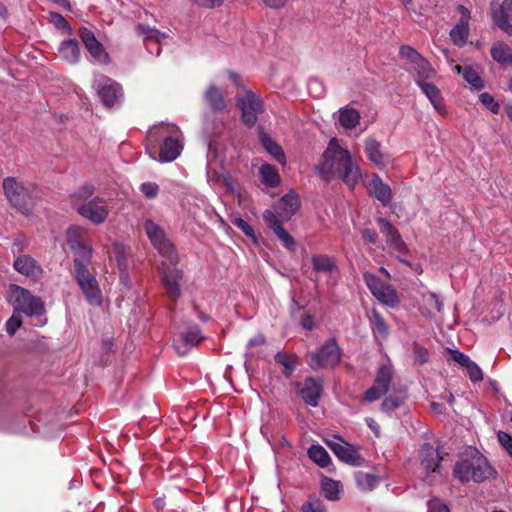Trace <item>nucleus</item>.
Instances as JSON below:
<instances>
[{
    "mask_svg": "<svg viewBox=\"0 0 512 512\" xmlns=\"http://www.w3.org/2000/svg\"><path fill=\"white\" fill-rule=\"evenodd\" d=\"M316 169L325 181L329 182L339 178L350 188L354 187L361 178L358 164L353 160L351 153L343 148L336 138L329 141L323 153L322 162Z\"/></svg>",
    "mask_w": 512,
    "mask_h": 512,
    "instance_id": "f257e3e1",
    "label": "nucleus"
},
{
    "mask_svg": "<svg viewBox=\"0 0 512 512\" xmlns=\"http://www.w3.org/2000/svg\"><path fill=\"white\" fill-rule=\"evenodd\" d=\"M493 474V469L487 459L477 450H471L464 458L456 463L454 475L461 482H483Z\"/></svg>",
    "mask_w": 512,
    "mask_h": 512,
    "instance_id": "f03ea898",
    "label": "nucleus"
},
{
    "mask_svg": "<svg viewBox=\"0 0 512 512\" xmlns=\"http://www.w3.org/2000/svg\"><path fill=\"white\" fill-rule=\"evenodd\" d=\"M179 134L180 131L178 127L169 124H161L149 130V141L155 143L163 139V144L159 152L160 161L171 162L180 155L183 146L179 140Z\"/></svg>",
    "mask_w": 512,
    "mask_h": 512,
    "instance_id": "7ed1b4c3",
    "label": "nucleus"
},
{
    "mask_svg": "<svg viewBox=\"0 0 512 512\" xmlns=\"http://www.w3.org/2000/svg\"><path fill=\"white\" fill-rule=\"evenodd\" d=\"M3 190L10 204L19 212L29 215L38 195L32 186H25L14 177L3 180Z\"/></svg>",
    "mask_w": 512,
    "mask_h": 512,
    "instance_id": "20e7f679",
    "label": "nucleus"
},
{
    "mask_svg": "<svg viewBox=\"0 0 512 512\" xmlns=\"http://www.w3.org/2000/svg\"><path fill=\"white\" fill-rule=\"evenodd\" d=\"M7 300L14 307V312L17 313L22 312L30 317H41L45 312L44 303L39 297L15 284L10 285Z\"/></svg>",
    "mask_w": 512,
    "mask_h": 512,
    "instance_id": "39448f33",
    "label": "nucleus"
},
{
    "mask_svg": "<svg viewBox=\"0 0 512 512\" xmlns=\"http://www.w3.org/2000/svg\"><path fill=\"white\" fill-rule=\"evenodd\" d=\"M341 356L336 339L330 338L318 350L307 354V363L313 370L334 368L340 363Z\"/></svg>",
    "mask_w": 512,
    "mask_h": 512,
    "instance_id": "423d86ee",
    "label": "nucleus"
},
{
    "mask_svg": "<svg viewBox=\"0 0 512 512\" xmlns=\"http://www.w3.org/2000/svg\"><path fill=\"white\" fill-rule=\"evenodd\" d=\"M237 107L241 110L243 123L248 127H253L258 115L264 112L261 98L252 90L246 89L243 96L236 100Z\"/></svg>",
    "mask_w": 512,
    "mask_h": 512,
    "instance_id": "0eeeda50",
    "label": "nucleus"
},
{
    "mask_svg": "<svg viewBox=\"0 0 512 512\" xmlns=\"http://www.w3.org/2000/svg\"><path fill=\"white\" fill-rule=\"evenodd\" d=\"M81 234L82 230L78 227H71L67 232L68 244L74 252L75 270L87 268L92 256V248L81 241Z\"/></svg>",
    "mask_w": 512,
    "mask_h": 512,
    "instance_id": "6e6552de",
    "label": "nucleus"
},
{
    "mask_svg": "<svg viewBox=\"0 0 512 512\" xmlns=\"http://www.w3.org/2000/svg\"><path fill=\"white\" fill-rule=\"evenodd\" d=\"M143 228L152 245L159 251V253L171 259L173 246L166 238L164 230L149 218L144 220Z\"/></svg>",
    "mask_w": 512,
    "mask_h": 512,
    "instance_id": "1a4fd4ad",
    "label": "nucleus"
},
{
    "mask_svg": "<svg viewBox=\"0 0 512 512\" xmlns=\"http://www.w3.org/2000/svg\"><path fill=\"white\" fill-rule=\"evenodd\" d=\"M393 378L392 366L383 364L379 367L374 384L365 392L364 399L368 402L378 400L389 390Z\"/></svg>",
    "mask_w": 512,
    "mask_h": 512,
    "instance_id": "9d476101",
    "label": "nucleus"
},
{
    "mask_svg": "<svg viewBox=\"0 0 512 512\" xmlns=\"http://www.w3.org/2000/svg\"><path fill=\"white\" fill-rule=\"evenodd\" d=\"M75 276L88 302L92 305L101 304V291L95 276L87 268L76 269Z\"/></svg>",
    "mask_w": 512,
    "mask_h": 512,
    "instance_id": "9b49d317",
    "label": "nucleus"
},
{
    "mask_svg": "<svg viewBox=\"0 0 512 512\" xmlns=\"http://www.w3.org/2000/svg\"><path fill=\"white\" fill-rule=\"evenodd\" d=\"M77 212L82 217L88 219L94 224H101L105 222L109 215V209L107 205L99 197H95L89 200L87 203L78 205Z\"/></svg>",
    "mask_w": 512,
    "mask_h": 512,
    "instance_id": "f8f14e48",
    "label": "nucleus"
},
{
    "mask_svg": "<svg viewBox=\"0 0 512 512\" xmlns=\"http://www.w3.org/2000/svg\"><path fill=\"white\" fill-rule=\"evenodd\" d=\"M203 339L201 329L197 325H193L187 330L179 332L173 341V347L178 355L184 356Z\"/></svg>",
    "mask_w": 512,
    "mask_h": 512,
    "instance_id": "ddd939ff",
    "label": "nucleus"
},
{
    "mask_svg": "<svg viewBox=\"0 0 512 512\" xmlns=\"http://www.w3.org/2000/svg\"><path fill=\"white\" fill-rule=\"evenodd\" d=\"M97 93L107 108L113 107L122 97L121 86L106 76L97 79Z\"/></svg>",
    "mask_w": 512,
    "mask_h": 512,
    "instance_id": "4468645a",
    "label": "nucleus"
},
{
    "mask_svg": "<svg viewBox=\"0 0 512 512\" xmlns=\"http://www.w3.org/2000/svg\"><path fill=\"white\" fill-rule=\"evenodd\" d=\"M460 13V19L455 26L450 30L449 36L454 45L461 48L466 45L470 33V11L463 5L457 8Z\"/></svg>",
    "mask_w": 512,
    "mask_h": 512,
    "instance_id": "2eb2a0df",
    "label": "nucleus"
},
{
    "mask_svg": "<svg viewBox=\"0 0 512 512\" xmlns=\"http://www.w3.org/2000/svg\"><path fill=\"white\" fill-rule=\"evenodd\" d=\"M492 19L495 25L505 33L512 34V0H503L501 4H491Z\"/></svg>",
    "mask_w": 512,
    "mask_h": 512,
    "instance_id": "dca6fc26",
    "label": "nucleus"
},
{
    "mask_svg": "<svg viewBox=\"0 0 512 512\" xmlns=\"http://www.w3.org/2000/svg\"><path fill=\"white\" fill-rule=\"evenodd\" d=\"M79 37L81 38L90 55L99 63H107L109 56L103 45L96 39L94 33L86 27L79 29Z\"/></svg>",
    "mask_w": 512,
    "mask_h": 512,
    "instance_id": "f3484780",
    "label": "nucleus"
},
{
    "mask_svg": "<svg viewBox=\"0 0 512 512\" xmlns=\"http://www.w3.org/2000/svg\"><path fill=\"white\" fill-rule=\"evenodd\" d=\"M263 220L265 224L274 232L277 238L282 242L283 246L287 249L293 250L295 241L290 234L282 227V221L278 219L275 212L265 210L263 213Z\"/></svg>",
    "mask_w": 512,
    "mask_h": 512,
    "instance_id": "a211bd4d",
    "label": "nucleus"
},
{
    "mask_svg": "<svg viewBox=\"0 0 512 512\" xmlns=\"http://www.w3.org/2000/svg\"><path fill=\"white\" fill-rule=\"evenodd\" d=\"M297 390L306 404L315 407L318 405L322 385L313 377L306 378L302 383L297 384Z\"/></svg>",
    "mask_w": 512,
    "mask_h": 512,
    "instance_id": "6ab92c4d",
    "label": "nucleus"
},
{
    "mask_svg": "<svg viewBox=\"0 0 512 512\" xmlns=\"http://www.w3.org/2000/svg\"><path fill=\"white\" fill-rule=\"evenodd\" d=\"M327 445L342 462L353 466H360L363 463V458L350 444L327 441Z\"/></svg>",
    "mask_w": 512,
    "mask_h": 512,
    "instance_id": "aec40b11",
    "label": "nucleus"
},
{
    "mask_svg": "<svg viewBox=\"0 0 512 512\" xmlns=\"http://www.w3.org/2000/svg\"><path fill=\"white\" fill-rule=\"evenodd\" d=\"M299 208V198L294 193L284 195L273 207L280 221L289 220Z\"/></svg>",
    "mask_w": 512,
    "mask_h": 512,
    "instance_id": "412c9836",
    "label": "nucleus"
},
{
    "mask_svg": "<svg viewBox=\"0 0 512 512\" xmlns=\"http://www.w3.org/2000/svg\"><path fill=\"white\" fill-rule=\"evenodd\" d=\"M182 276V271L175 267H168L162 272V282L166 293L173 300H176L181 294L179 281L182 279Z\"/></svg>",
    "mask_w": 512,
    "mask_h": 512,
    "instance_id": "4be33fe9",
    "label": "nucleus"
},
{
    "mask_svg": "<svg viewBox=\"0 0 512 512\" xmlns=\"http://www.w3.org/2000/svg\"><path fill=\"white\" fill-rule=\"evenodd\" d=\"M365 153L368 159L378 168H385L389 164V156L381 150V143L374 138H367L364 143Z\"/></svg>",
    "mask_w": 512,
    "mask_h": 512,
    "instance_id": "5701e85b",
    "label": "nucleus"
},
{
    "mask_svg": "<svg viewBox=\"0 0 512 512\" xmlns=\"http://www.w3.org/2000/svg\"><path fill=\"white\" fill-rule=\"evenodd\" d=\"M14 268L19 273L33 279H39L43 274V270L36 260L27 255L18 257L14 261Z\"/></svg>",
    "mask_w": 512,
    "mask_h": 512,
    "instance_id": "b1692460",
    "label": "nucleus"
},
{
    "mask_svg": "<svg viewBox=\"0 0 512 512\" xmlns=\"http://www.w3.org/2000/svg\"><path fill=\"white\" fill-rule=\"evenodd\" d=\"M368 191L384 205L389 204L392 199L391 188L378 175H374L369 181Z\"/></svg>",
    "mask_w": 512,
    "mask_h": 512,
    "instance_id": "393cba45",
    "label": "nucleus"
},
{
    "mask_svg": "<svg viewBox=\"0 0 512 512\" xmlns=\"http://www.w3.org/2000/svg\"><path fill=\"white\" fill-rule=\"evenodd\" d=\"M421 466L427 472H435L439 467L441 457L437 449L430 443H425L420 451Z\"/></svg>",
    "mask_w": 512,
    "mask_h": 512,
    "instance_id": "a878e982",
    "label": "nucleus"
},
{
    "mask_svg": "<svg viewBox=\"0 0 512 512\" xmlns=\"http://www.w3.org/2000/svg\"><path fill=\"white\" fill-rule=\"evenodd\" d=\"M135 31L139 36L143 37V41L146 44L148 51L151 53V43L160 44L163 40L168 38L166 33L161 32L156 28H152L149 25L138 24L135 27Z\"/></svg>",
    "mask_w": 512,
    "mask_h": 512,
    "instance_id": "bb28decb",
    "label": "nucleus"
},
{
    "mask_svg": "<svg viewBox=\"0 0 512 512\" xmlns=\"http://www.w3.org/2000/svg\"><path fill=\"white\" fill-rule=\"evenodd\" d=\"M59 57L70 64H76L80 60L79 44L74 39L64 40L58 48Z\"/></svg>",
    "mask_w": 512,
    "mask_h": 512,
    "instance_id": "cd10ccee",
    "label": "nucleus"
},
{
    "mask_svg": "<svg viewBox=\"0 0 512 512\" xmlns=\"http://www.w3.org/2000/svg\"><path fill=\"white\" fill-rule=\"evenodd\" d=\"M204 99L214 112H223L226 110V102L222 91L214 84L207 88Z\"/></svg>",
    "mask_w": 512,
    "mask_h": 512,
    "instance_id": "c85d7f7f",
    "label": "nucleus"
},
{
    "mask_svg": "<svg viewBox=\"0 0 512 512\" xmlns=\"http://www.w3.org/2000/svg\"><path fill=\"white\" fill-rule=\"evenodd\" d=\"M418 86L429 99L434 109L442 115L446 114L443 104V97L441 95L440 90L434 84L428 81L420 83Z\"/></svg>",
    "mask_w": 512,
    "mask_h": 512,
    "instance_id": "c756f323",
    "label": "nucleus"
},
{
    "mask_svg": "<svg viewBox=\"0 0 512 512\" xmlns=\"http://www.w3.org/2000/svg\"><path fill=\"white\" fill-rule=\"evenodd\" d=\"M411 69L415 72V82L417 85L428 81L435 75V70L423 57L412 64Z\"/></svg>",
    "mask_w": 512,
    "mask_h": 512,
    "instance_id": "7c9ffc66",
    "label": "nucleus"
},
{
    "mask_svg": "<svg viewBox=\"0 0 512 512\" xmlns=\"http://www.w3.org/2000/svg\"><path fill=\"white\" fill-rule=\"evenodd\" d=\"M373 296L384 305L396 307L400 303V299L396 290L389 284L384 283L382 288L373 294Z\"/></svg>",
    "mask_w": 512,
    "mask_h": 512,
    "instance_id": "2f4dec72",
    "label": "nucleus"
},
{
    "mask_svg": "<svg viewBox=\"0 0 512 512\" xmlns=\"http://www.w3.org/2000/svg\"><path fill=\"white\" fill-rule=\"evenodd\" d=\"M338 113V121L343 128L352 130L359 124L360 113L356 109L344 107Z\"/></svg>",
    "mask_w": 512,
    "mask_h": 512,
    "instance_id": "473e14b6",
    "label": "nucleus"
},
{
    "mask_svg": "<svg viewBox=\"0 0 512 512\" xmlns=\"http://www.w3.org/2000/svg\"><path fill=\"white\" fill-rule=\"evenodd\" d=\"M370 323L372 332L376 339L384 340L388 337L389 327L384 318L382 317V315L375 309L372 310Z\"/></svg>",
    "mask_w": 512,
    "mask_h": 512,
    "instance_id": "72a5a7b5",
    "label": "nucleus"
},
{
    "mask_svg": "<svg viewBox=\"0 0 512 512\" xmlns=\"http://www.w3.org/2000/svg\"><path fill=\"white\" fill-rule=\"evenodd\" d=\"M274 360L277 364L281 365L284 369L282 373L286 377H290L298 364V357L294 354H285L277 352L274 356Z\"/></svg>",
    "mask_w": 512,
    "mask_h": 512,
    "instance_id": "f704fd0d",
    "label": "nucleus"
},
{
    "mask_svg": "<svg viewBox=\"0 0 512 512\" xmlns=\"http://www.w3.org/2000/svg\"><path fill=\"white\" fill-rule=\"evenodd\" d=\"M322 491L325 496L330 501H338L341 497V486L340 482L335 481L328 477H323L322 479Z\"/></svg>",
    "mask_w": 512,
    "mask_h": 512,
    "instance_id": "c9c22d12",
    "label": "nucleus"
},
{
    "mask_svg": "<svg viewBox=\"0 0 512 512\" xmlns=\"http://www.w3.org/2000/svg\"><path fill=\"white\" fill-rule=\"evenodd\" d=\"M491 57L501 64H507L512 60V49L504 42H496L491 48Z\"/></svg>",
    "mask_w": 512,
    "mask_h": 512,
    "instance_id": "e433bc0d",
    "label": "nucleus"
},
{
    "mask_svg": "<svg viewBox=\"0 0 512 512\" xmlns=\"http://www.w3.org/2000/svg\"><path fill=\"white\" fill-rule=\"evenodd\" d=\"M95 187L92 184H84L79 187L74 193L71 194L70 199L72 205L77 210V206L83 203H87L93 196Z\"/></svg>",
    "mask_w": 512,
    "mask_h": 512,
    "instance_id": "4c0bfd02",
    "label": "nucleus"
},
{
    "mask_svg": "<svg viewBox=\"0 0 512 512\" xmlns=\"http://www.w3.org/2000/svg\"><path fill=\"white\" fill-rule=\"evenodd\" d=\"M308 456L314 463L322 468L327 467L331 462L328 452L321 445H312L308 450Z\"/></svg>",
    "mask_w": 512,
    "mask_h": 512,
    "instance_id": "58836bf2",
    "label": "nucleus"
},
{
    "mask_svg": "<svg viewBox=\"0 0 512 512\" xmlns=\"http://www.w3.org/2000/svg\"><path fill=\"white\" fill-rule=\"evenodd\" d=\"M261 142L266 151L272 155L279 163H285V153L280 145H278L271 137L263 134Z\"/></svg>",
    "mask_w": 512,
    "mask_h": 512,
    "instance_id": "ea45409f",
    "label": "nucleus"
},
{
    "mask_svg": "<svg viewBox=\"0 0 512 512\" xmlns=\"http://www.w3.org/2000/svg\"><path fill=\"white\" fill-rule=\"evenodd\" d=\"M260 176L262 182L269 187H276L280 183L278 171L270 164H263L260 167Z\"/></svg>",
    "mask_w": 512,
    "mask_h": 512,
    "instance_id": "a19ab883",
    "label": "nucleus"
},
{
    "mask_svg": "<svg viewBox=\"0 0 512 512\" xmlns=\"http://www.w3.org/2000/svg\"><path fill=\"white\" fill-rule=\"evenodd\" d=\"M405 397L406 396L403 391L389 395L383 400L381 404L382 410L388 413L392 412L403 404Z\"/></svg>",
    "mask_w": 512,
    "mask_h": 512,
    "instance_id": "79ce46f5",
    "label": "nucleus"
},
{
    "mask_svg": "<svg viewBox=\"0 0 512 512\" xmlns=\"http://www.w3.org/2000/svg\"><path fill=\"white\" fill-rule=\"evenodd\" d=\"M357 485L363 490H372L379 483V478L373 474L358 472L356 474Z\"/></svg>",
    "mask_w": 512,
    "mask_h": 512,
    "instance_id": "37998d69",
    "label": "nucleus"
},
{
    "mask_svg": "<svg viewBox=\"0 0 512 512\" xmlns=\"http://www.w3.org/2000/svg\"><path fill=\"white\" fill-rule=\"evenodd\" d=\"M312 264L313 268L318 272H331L334 268L332 260L325 255L314 256Z\"/></svg>",
    "mask_w": 512,
    "mask_h": 512,
    "instance_id": "c03bdc74",
    "label": "nucleus"
},
{
    "mask_svg": "<svg viewBox=\"0 0 512 512\" xmlns=\"http://www.w3.org/2000/svg\"><path fill=\"white\" fill-rule=\"evenodd\" d=\"M464 79L475 89L480 90L484 87L482 79L479 77L476 70L472 67H465L463 69Z\"/></svg>",
    "mask_w": 512,
    "mask_h": 512,
    "instance_id": "a18cd8bd",
    "label": "nucleus"
},
{
    "mask_svg": "<svg viewBox=\"0 0 512 512\" xmlns=\"http://www.w3.org/2000/svg\"><path fill=\"white\" fill-rule=\"evenodd\" d=\"M302 512H326V506L322 500L316 497H310L309 500L303 504Z\"/></svg>",
    "mask_w": 512,
    "mask_h": 512,
    "instance_id": "49530a36",
    "label": "nucleus"
},
{
    "mask_svg": "<svg viewBox=\"0 0 512 512\" xmlns=\"http://www.w3.org/2000/svg\"><path fill=\"white\" fill-rule=\"evenodd\" d=\"M387 243L392 247V249L399 253L405 254L407 252V247L404 241L402 240L399 232L394 233L392 236L387 238Z\"/></svg>",
    "mask_w": 512,
    "mask_h": 512,
    "instance_id": "de8ad7c7",
    "label": "nucleus"
},
{
    "mask_svg": "<svg viewBox=\"0 0 512 512\" xmlns=\"http://www.w3.org/2000/svg\"><path fill=\"white\" fill-rule=\"evenodd\" d=\"M363 280L372 295L382 288V285L384 284L376 275L370 272H365L363 274Z\"/></svg>",
    "mask_w": 512,
    "mask_h": 512,
    "instance_id": "09e8293b",
    "label": "nucleus"
},
{
    "mask_svg": "<svg viewBox=\"0 0 512 512\" xmlns=\"http://www.w3.org/2000/svg\"><path fill=\"white\" fill-rule=\"evenodd\" d=\"M51 21L55 25L56 28L62 30L63 33L68 35L72 34V28L68 21L58 13H51Z\"/></svg>",
    "mask_w": 512,
    "mask_h": 512,
    "instance_id": "8fccbe9b",
    "label": "nucleus"
},
{
    "mask_svg": "<svg viewBox=\"0 0 512 512\" xmlns=\"http://www.w3.org/2000/svg\"><path fill=\"white\" fill-rule=\"evenodd\" d=\"M400 56L408 60L411 65L418 61L422 56L411 46L403 45L400 47Z\"/></svg>",
    "mask_w": 512,
    "mask_h": 512,
    "instance_id": "3c124183",
    "label": "nucleus"
},
{
    "mask_svg": "<svg viewBox=\"0 0 512 512\" xmlns=\"http://www.w3.org/2000/svg\"><path fill=\"white\" fill-rule=\"evenodd\" d=\"M22 325V318L19 313L14 312L5 324L6 332L13 336L17 329Z\"/></svg>",
    "mask_w": 512,
    "mask_h": 512,
    "instance_id": "603ef678",
    "label": "nucleus"
},
{
    "mask_svg": "<svg viewBox=\"0 0 512 512\" xmlns=\"http://www.w3.org/2000/svg\"><path fill=\"white\" fill-rule=\"evenodd\" d=\"M465 368L472 382H480L483 380L482 370L475 362L471 360Z\"/></svg>",
    "mask_w": 512,
    "mask_h": 512,
    "instance_id": "864d4df0",
    "label": "nucleus"
},
{
    "mask_svg": "<svg viewBox=\"0 0 512 512\" xmlns=\"http://www.w3.org/2000/svg\"><path fill=\"white\" fill-rule=\"evenodd\" d=\"M140 191L146 198L154 199L158 195L159 186L154 182H145L140 185Z\"/></svg>",
    "mask_w": 512,
    "mask_h": 512,
    "instance_id": "5fc2aeb1",
    "label": "nucleus"
},
{
    "mask_svg": "<svg viewBox=\"0 0 512 512\" xmlns=\"http://www.w3.org/2000/svg\"><path fill=\"white\" fill-rule=\"evenodd\" d=\"M481 103L493 113H498L499 104L495 102L494 98L489 93H482L480 96Z\"/></svg>",
    "mask_w": 512,
    "mask_h": 512,
    "instance_id": "6e6d98bb",
    "label": "nucleus"
},
{
    "mask_svg": "<svg viewBox=\"0 0 512 512\" xmlns=\"http://www.w3.org/2000/svg\"><path fill=\"white\" fill-rule=\"evenodd\" d=\"M233 224L238 227L246 236L255 237L253 228L242 218H235Z\"/></svg>",
    "mask_w": 512,
    "mask_h": 512,
    "instance_id": "4d7b16f0",
    "label": "nucleus"
},
{
    "mask_svg": "<svg viewBox=\"0 0 512 512\" xmlns=\"http://www.w3.org/2000/svg\"><path fill=\"white\" fill-rule=\"evenodd\" d=\"M381 232L388 238L389 236H392L394 233L398 232L394 226L387 221L386 219H379L378 221Z\"/></svg>",
    "mask_w": 512,
    "mask_h": 512,
    "instance_id": "13d9d810",
    "label": "nucleus"
},
{
    "mask_svg": "<svg viewBox=\"0 0 512 512\" xmlns=\"http://www.w3.org/2000/svg\"><path fill=\"white\" fill-rule=\"evenodd\" d=\"M429 512H449L448 507L438 499H432L428 502Z\"/></svg>",
    "mask_w": 512,
    "mask_h": 512,
    "instance_id": "bf43d9fd",
    "label": "nucleus"
},
{
    "mask_svg": "<svg viewBox=\"0 0 512 512\" xmlns=\"http://www.w3.org/2000/svg\"><path fill=\"white\" fill-rule=\"evenodd\" d=\"M451 357L453 361L459 363L463 367H466V365L471 361V359L466 354L458 350L451 351Z\"/></svg>",
    "mask_w": 512,
    "mask_h": 512,
    "instance_id": "052dcab7",
    "label": "nucleus"
},
{
    "mask_svg": "<svg viewBox=\"0 0 512 512\" xmlns=\"http://www.w3.org/2000/svg\"><path fill=\"white\" fill-rule=\"evenodd\" d=\"M414 355H415V359L420 364H423L428 361V351L423 347H419V346L415 347Z\"/></svg>",
    "mask_w": 512,
    "mask_h": 512,
    "instance_id": "680f3d73",
    "label": "nucleus"
},
{
    "mask_svg": "<svg viewBox=\"0 0 512 512\" xmlns=\"http://www.w3.org/2000/svg\"><path fill=\"white\" fill-rule=\"evenodd\" d=\"M193 3L204 8H215L222 4L223 0H191Z\"/></svg>",
    "mask_w": 512,
    "mask_h": 512,
    "instance_id": "e2e57ef3",
    "label": "nucleus"
},
{
    "mask_svg": "<svg viewBox=\"0 0 512 512\" xmlns=\"http://www.w3.org/2000/svg\"><path fill=\"white\" fill-rule=\"evenodd\" d=\"M377 233L371 229H364L362 231V238L365 242L374 244L377 240Z\"/></svg>",
    "mask_w": 512,
    "mask_h": 512,
    "instance_id": "0e129e2a",
    "label": "nucleus"
},
{
    "mask_svg": "<svg viewBox=\"0 0 512 512\" xmlns=\"http://www.w3.org/2000/svg\"><path fill=\"white\" fill-rule=\"evenodd\" d=\"M301 325L306 330H312L314 327V319L311 315L305 314L301 317Z\"/></svg>",
    "mask_w": 512,
    "mask_h": 512,
    "instance_id": "69168bd1",
    "label": "nucleus"
},
{
    "mask_svg": "<svg viewBox=\"0 0 512 512\" xmlns=\"http://www.w3.org/2000/svg\"><path fill=\"white\" fill-rule=\"evenodd\" d=\"M262 2L269 8L280 9L285 6L287 0H262Z\"/></svg>",
    "mask_w": 512,
    "mask_h": 512,
    "instance_id": "338daca9",
    "label": "nucleus"
},
{
    "mask_svg": "<svg viewBox=\"0 0 512 512\" xmlns=\"http://www.w3.org/2000/svg\"><path fill=\"white\" fill-rule=\"evenodd\" d=\"M265 344V337L263 335H257L256 337L249 340L248 346H261Z\"/></svg>",
    "mask_w": 512,
    "mask_h": 512,
    "instance_id": "774afa93",
    "label": "nucleus"
}]
</instances>
